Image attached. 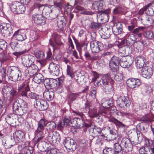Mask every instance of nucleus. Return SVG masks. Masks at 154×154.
<instances>
[{
  "instance_id": "nucleus-1",
  "label": "nucleus",
  "mask_w": 154,
  "mask_h": 154,
  "mask_svg": "<svg viewBox=\"0 0 154 154\" xmlns=\"http://www.w3.org/2000/svg\"><path fill=\"white\" fill-rule=\"evenodd\" d=\"M12 108L14 113L16 115L22 116L26 112L27 105L23 99L20 98L15 101Z\"/></svg>"
},
{
  "instance_id": "nucleus-2",
  "label": "nucleus",
  "mask_w": 154,
  "mask_h": 154,
  "mask_svg": "<svg viewBox=\"0 0 154 154\" xmlns=\"http://www.w3.org/2000/svg\"><path fill=\"white\" fill-rule=\"evenodd\" d=\"M44 136L43 135H36L32 140L34 146H37L38 149L42 151H45L48 148L49 144L44 141Z\"/></svg>"
},
{
  "instance_id": "nucleus-3",
  "label": "nucleus",
  "mask_w": 154,
  "mask_h": 154,
  "mask_svg": "<svg viewBox=\"0 0 154 154\" xmlns=\"http://www.w3.org/2000/svg\"><path fill=\"white\" fill-rule=\"evenodd\" d=\"M7 74L9 79L14 82L20 80L21 79V73L18 68L16 66H13L8 68Z\"/></svg>"
},
{
  "instance_id": "nucleus-4",
  "label": "nucleus",
  "mask_w": 154,
  "mask_h": 154,
  "mask_svg": "<svg viewBox=\"0 0 154 154\" xmlns=\"http://www.w3.org/2000/svg\"><path fill=\"white\" fill-rule=\"evenodd\" d=\"M10 9L14 13L22 14L24 13L26 8L23 5L18 2L15 1L11 4Z\"/></svg>"
},
{
  "instance_id": "nucleus-5",
  "label": "nucleus",
  "mask_w": 154,
  "mask_h": 154,
  "mask_svg": "<svg viewBox=\"0 0 154 154\" xmlns=\"http://www.w3.org/2000/svg\"><path fill=\"white\" fill-rule=\"evenodd\" d=\"M73 113L76 114L77 115L80 116L81 119L79 118H75L73 119L72 122H71V123L74 126L79 127L81 128L82 127L83 121L86 118L85 115L82 112L79 111L75 110L72 111Z\"/></svg>"
},
{
  "instance_id": "nucleus-6",
  "label": "nucleus",
  "mask_w": 154,
  "mask_h": 154,
  "mask_svg": "<svg viewBox=\"0 0 154 154\" xmlns=\"http://www.w3.org/2000/svg\"><path fill=\"white\" fill-rule=\"evenodd\" d=\"M24 133L21 131H16L13 134V136L11 138V140L13 139L15 142L13 145H11L9 147L6 146L7 148H8L14 145L16 143H20L24 141L25 138Z\"/></svg>"
},
{
  "instance_id": "nucleus-7",
  "label": "nucleus",
  "mask_w": 154,
  "mask_h": 154,
  "mask_svg": "<svg viewBox=\"0 0 154 154\" xmlns=\"http://www.w3.org/2000/svg\"><path fill=\"white\" fill-rule=\"evenodd\" d=\"M0 29L2 35L4 36H10L13 33L11 25L9 23H1L0 25Z\"/></svg>"
},
{
  "instance_id": "nucleus-8",
  "label": "nucleus",
  "mask_w": 154,
  "mask_h": 154,
  "mask_svg": "<svg viewBox=\"0 0 154 154\" xmlns=\"http://www.w3.org/2000/svg\"><path fill=\"white\" fill-rule=\"evenodd\" d=\"M121 144L123 147V151L124 152H127L131 151L133 149V145L130 139L123 138Z\"/></svg>"
},
{
  "instance_id": "nucleus-9",
  "label": "nucleus",
  "mask_w": 154,
  "mask_h": 154,
  "mask_svg": "<svg viewBox=\"0 0 154 154\" xmlns=\"http://www.w3.org/2000/svg\"><path fill=\"white\" fill-rule=\"evenodd\" d=\"M116 102L120 107L125 109L129 107L131 104L130 101L127 97L120 96L118 98Z\"/></svg>"
},
{
  "instance_id": "nucleus-10",
  "label": "nucleus",
  "mask_w": 154,
  "mask_h": 154,
  "mask_svg": "<svg viewBox=\"0 0 154 154\" xmlns=\"http://www.w3.org/2000/svg\"><path fill=\"white\" fill-rule=\"evenodd\" d=\"M22 62L24 66L28 67L34 63L35 57L30 54L23 55L21 57Z\"/></svg>"
},
{
  "instance_id": "nucleus-11",
  "label": "nucleus",
  "mask_w": 154,
  "mask_h": 154,
  "mask_svg": "<svg viewBox=\"0 0 154 154\" xmlns=\"http://www.w3.org/2000/svg\"><path fill=\"white\" fill-rule=\"evenodd\" d=\"M85 109L87 110L88 109V113L89 117L91 118L98 117L99 114L100 112L97 110L95 107L91 106L89 103H87L85 104Z\"/></svg>"
},
{
  "instance_id": "nucleus-12",
  "label": "nucleus",
  "mask_w": 154,
  "mask_h": 154,
  "mask_svg": "<svg viewBox=\"0 0 154 154\" xmlns=\"http://www.w3.org/2000/svg\"><path fill=\"white\" fill-rule=\"evenodd\" d=\"M47 139L49 142L58 143L60 140V134L57 131H51L49 133Z\"/></svg>"
},
{
  "instance_id": "nucleus-13",
  "label": "nucleus",
  "mask_w": 154,
  "mask_h": 154,
  "mask_svg": "<svg viewBox=\"0 0 154 154\" xmlns=\"http://www.w3.org/2000/svg\"><path fill=\"white\" fill-rule=\"evenodd\" d=\"M90 48L92 52L97 53L103 50L104 45L100 42L92 41L90 43Z\"/></svg>"
},
{
  "instance_id": "nucleus-14",
  "label": "nucleus",
  "mask_w": 154,
  "mask_h": 154,
  "mask_svg": "<svg viewBox=\"0 0 154 154\" xmlns=\"http://www.w3.org/2000/svg\"><path fill=\"white\" fill-rule=\"evenodd\" d=\"M34 106L37 109L40 111L46 110L48 106V104L46 101L39 98L35 100Z\"/></svg>"
},
{
  "instance_id": "nucleus-15",
  "label": "nucleus",
  "mask_w": 154,
  "mask_h": 154,
  "mask_svg": "<svg viewBox=\"0 0 154 154\" xmlns=\"http://www.w3.org/2000/svg\"><path fill=\"white\" fill-rule=\"evenodd\" d=\"M64 145L66 149L72 151L75 150L76 148V142L69 137H67L65 140Z\"/></svg>"
},
{
  "instance_id": "nucleus-16",
  "label": "nucleus",
  "mask_w": 154,
  "mask_h": 154,
  "mask_svg": "<svg viewBox=\"0 0 154 154\" xmlns=\"http://www.w3.org/2000/svg\"><path fill=\"white\" fill-rule=\"evenodd\" d=\"M75 43V44L76 48L79 52L81 50L82 47H84V51L87 50V46L89 43L87 38H85L84 40L79 42L74 37L73 38Z\"/></svg>"
},
{
  "instance_id": "nucleus-17",
  "label": "nucleus",
  "mask_w": 154,
  "mask_h": 154,
  "mask_svg": "<svg viewBox=\"0 0 154 154\" xmlns=\"http://www.w3.org/2000/svg\"><path fill=\"white\" fill-rule=\"evenodd\" d=\"M46 120L45 119H42L38 122L37 124V128L35 131L36 135H43V131L44 130L45 126H46Z\"/></svg>"
},
{
  "instance_id": "nucleus-18",
  "label": "nucleus",
  "mask_w": 154,
  "mask_h": 154,
  "mask_svg": "<svg viewBox=\"0 0 154 154\" xmlns=\"http://www.w3.org/2000/svg\"><path fill=\"white\" fill-rule=\"evenodd\" d=\"M92 8L97 12H100L104 10L105 7V3L103 0L94 1L92 3Z\"/></svg>"
},
{
  "instance_id": "nucleus-19",
  "label": "nucleus",
  "mask_w": 154,
  "mask_h": 154,
  "mask_svg": "<svg viewBox=\"0 0 154 154\" xmlns=\"http://www.w3.org/2000/svg\"><path fill=\"white\" fill-rule=\"evenodd\" d=\"M32 20L35 23L38 25H42L45 24V20L43 15L39 14H33L32 16Z\"/></svg>"
},
{
  "instance_id": "nucleus-20",
  "label": "nucleus",
  "mask_w": 154,
  "mask_h": 154,
  "mask_svg": "<svg viewBox=\"0 0 154 154\" xmlns=\"http://www.w3.org/2000/svg\"><path fill=\"white\" fill-rule=\"evenodd\" d=\"M114 81L110 79L108 80L107 83L103 87V91L107 94H111L114 93L113 85Z\"/></svg>"
},
{
  "instance_id": "nucleus-21",
  "label": "nucleus",
  "mask_w": 154,
  "mask_h": 154,
  "mask_svg": "<svg viewBox=\"0 0 154 154\" xmlns=\"http://www.w3.org/2000/svg\"><path fill=\"white\" fill-rule=\"evenodd\" d=\"M136 66L137 68H143L147 63L146 59L143 56H139L137 57L135 60Z\"/></svg>"
},
{
  "instance_id": "nucleus-22",
  "label": "nucleus",
  "mask_w": 154,
  "mask_h": 154,
  "mask_svg": "<svg viewBox=\"0 0 154 154\" xmlns=\"http://www.w3.org/2000/svg\"><path fill=\"white\" fill-rule=\"evenodd\" d=\"M130 45L125 43H122V41L121 47H120L119 51L120 53L123 54L125 56H127L131 53V50L129 47Z\"/></svg>"
},
{
  "instance_id": "nucleus-23",
  "label": "nucleus",
  "mask_w": 154,
  "mask_h": 154,
  "mask_svg": "<svg viewBox=\"0 0 154 154\" xmlns=\"http://www.w3.org/2000/svg\"><path fill=\"white\" fill-rule=\"evenodd\" d=\"M127 85L131 88L138 87L141 84L140 81L138 79H130L127 81Z\"/></svg>"
},
{
  "instance_id": "nucleus-24",
  "label": "nucleus",
  "mask_w": 154,
  "mask_h": 154,
  "mask_svg": "<svg viewBox=\"0 0 154 154\" xmlns=\"http://www.w3.org/2000/svg\"><path fill=\"white\" fill-rule=\"evenodd\" d=\"M89 132L91 136L95 137H97L102 136V130L100 128L95 126L94 128H91L89 129Z\"/></svg>"
},
{
  "instance_id": "nucleus-25",
  "label": "nucleus",
  "mask_w": 154,
  "mask_h": 154,
  "mask_svg": "<svg viewBox=\"0 0 154 154\" xmlns=\"http://www.w3.org/2000/svg\"><path fill=\"white\" fill-rule=\"evenodd\" d=\"M48 69L50 70V72L53 75H58L60 73L59 66L58 64L54 63L51 62L50 63Z\"/></svg>"
},
{
  "instance_id": "nucleus-26",
  "label": "nucleus",
  "mask_w": 154,
  "mask_h": 154,
  "mask_svg": "<svg viewBox=\"0 0 154 154\" xmlns=\"http://www.w3.org/2000/svg\"><path fill=\"white\" fill-rule=\"evenodd\" d=\"M142 76L147 79H150L153 73L152 68L149 66H145L142 70Z\"/></svg>"
},
{
  "instance_id": "nucleus-27",
  "label": "nucleus",
  "mask_w": 154,
  "mask_h": 154,
  "mask_svg": "<svg viewBox=\"0 0 154 154\" xmlns=\"http://www.w3.org/2000/svg\"><path fill=\"white\" fill-rule=\"evenodd\" d=\"M13 36H15L17 40L19 41H22L26 38V34L22 30H17L14 34Z\"/></svg>"
},
{
  "instance_id": "nucleus-28",
  "label": "nucleus",
  "mask_w": 154,
  "mask_h": 154,
  "mask_svg": "<svg viewBox=\"0 0 154 154\" xmlns=\"http://www.w3.org/2000/svg\"><path fill=\"white\" fill-rule=\"evenodd\" d=\"M125 37L126 39L122 41V43H125L126 44H128L130 45L131 44L132 45L133 43L136 40V36L133 33L130 35H126Z\"/></svg>"
},
{
  "instance_id": "nucleus-29",
  "label": "nucleus",
  "mask_w": 154,
  "mask_h": 154,
  "mask_svg": "<svg viewBox=\"0 0 154 154\" xmlns=\"http://www.w3.org/2000/svg\"><path fill=\"white\" fill-rule=\"evenodd\" d=\"M34 54L36 57L40 60L39 62L41 64H45L46 60L45 59V54L43 51L38 50L35 52Z\"/></svg>"
},
{
  "instance_id": "nucleus-30",
  "label": "nucleus",
  "mask_w": 154,
  "mask_h": 154,
  "mask_svg": "<svg viewBox=\"0 0 154 154\" xmlns=\"http://www.w3.org/2000/svg\"><path fill=\"white\" fill-rule=\"evenodd\" d=\"M57 26L60 29L63 31L66 23V20L63 16H58L57 18Z\"/></svg>"
},
{
  "instance_id": "nucleus-31",
  "label": "nucleus",
  "mask_w": 154,
  "mask_h": 154,
  "mask_svg": "<svg viewBox=\"0 0 154 154\" xmlns=\"http://www.w3.org/2000/svg\"><path fill=\"white\" fill-rule=\"evenodd\" d=\"M42 13L47 18L49 19H53L56 17V15H53L52 10L49 7H45L43 9Z\"/></svg>"
},
{
  "instance_id": "nucleus-32",
  "label": "nucleus",
  "mask_w": 154,
  "mask_h": 154,
  "mask_svg": "<svg viewBox=\"0 0 154 154\" xmlns=\"http://www.w3.org/2000/svg\"><path fill=\"white\" fill-rule=\"evenodd\" d=\"M122 25L120 22L115 24L112 29L114 34L117 35L121 34L122 30Z\"/></svg>"
},
{
  "instance_id": "nucleus-33",
  "label": "nucleus",
  "mask_w": 154,
  "mask_h": 154,
  "mask_svg": "<svg viewBox=\"0 0 154 154\" xmlns=\"http://www.w3.org/2000/svg\"><path fill=\"white\" fill-rule=\"evenodd\" d=\"M143 34L144 37L149 40H152L154 38V32L152 30H148L146 28L144 30Z\"/></svg>"
},
{
  "instance_id": "nucleus-34",
  "label": "nucleus",
  "mask_w": 154,
  "mask_h": 154,
  "mask_svg": "<svg viewBox=\"0 0 154 154\" xmlns=\"http://www.w3.org/2000/svg\"><path fill=\"white\" fill-rule=\"evenodd\" d=\"M107 77H103L102 79H98L96 82H94V85L96 86H100L103 87L104 86L106 85L108 82V80Z\"/></svg>"
},
{
  "instance_id": "nucleus-35",
  "label": "nucleus",
  "mask_w": 154,
  "mask_h": 154,
  "mask_svg": "<svg viewBox=\"0 0 154 154\" xmlns=\"http://www.w3.org/2000/svg\"><path fill=\"white\" fill-rule=\"evenodd\" d=\"M63 123L60 122V123L57 125V128L59 129H61L63 127V126L66 125H67L69 124V123L71 122V118L69 116H64L63 119Z\"/></svg>"
},
{
  "instance_id": "nucleus-36",
  "label": "nucleus",
  "mask_w": 154,
  "mask_h": 154,
  "mask_svg": "<svg viewBox=\"0 0 154 154\" xmlns=\"http://www.w3.org/2000/svg\"><path fill=\"white\" fill-rule=\"evenodd\" d=\"M148 126V124L142 122L137 125L136 128L138 131L141 133H144L146 131V130Z\"/></svg>"
},
{
  "instance_id": "nucleus-37",
  "label": "nucleus",
  "mask_w": 154,
  "mask_h": 154,
  "mask_svg": "<svg viewBox=\"0 0 154 154\" xmlns=\"http://www.w3.org/2000/svg\"><path fill=\"white\" fill-rule=\"evenodd\" d=\"M75 81L79 84H82L85 82V75H81L79 74L76 73L75 75L73 78Z\"/></svg>"
},
{
  "instance_id": "nucleus-38",
  "label": "nucleus",
  "mask_w": 154,
  "mask_h": 154,
  "mask_svg": "<svg viewBox=\"0 0 154 154\" xmlns=\"http://www.w3.org/2000/svg\"><path fill=\"white\" fill-rule=\"evenodd\" d=\"M54 93L53 92H50L48 91H45L43 94L44 98L48 101L52 100L54 97Z\"/></svg>"
},
{
  "instance_id": "nucleus-39",
  "label": "nucleus",
  "mask_w": 154,
  "mask_h": 154,
  "mask_svg": "<svg viewBox=\"0 0 154 154\" xmlns=\"http://www.w3.org/2000/svg\"><path fill=\"white\" fill-rule=\"evenodd\" d=\"M104 130V132L102 133V135L103 138L106 140H114L116 138L113 135H112L110 133L107 132Z\"/></svg>"
},
{
  "instance_id": "nucleus-40",
  "label": "nucleus",
  "mask_w": 154,
  "mask_h": 154,
  "mask_svg": "<svg viewBox=\"0 0 154 154\" xmlns=\"http://www.w3.org/2000/svg\"><path fill=\"white\" fill-rule=\"evenodd\" d=\"M28 67V72L30 73V75H33L37 73L38 68L36 65L32 63Z\"/></svg>"
},
{
  "instance_id": "nucleus-41",
  "label": "nucleus",
  "mask_w": 154,
  "mask_h": 154,
  "mask_svg": "<svg viewBox=\"0 0 154 154\" xmlns=\"http://www.w3.org/2000/svg\"><path fill=\"white\" fill-rule=\"evenodd\" d=\"M54 81L56 82L55 80L50 79H45L44 81V83L45 88L47 89H49L54 87L55 86V85H52L51 84V82Z\"/></svg>"
},
{
  "instance_id": "nucleus-42",
  "label": "nucleus",
  "mask_w": 154,
  "mask_h": 154,
  "mask_svg": "<svg viewBox=\"0 0 154 154\" xmlns=\"http://www.w3.org/2000/svg\"><path fill=\"white\" fill-rule=\"evenodd\" d=\"M110 121L113 123L117 127L122 128L125 130L126 128V125L122 123L120 121L115 118H112L110 119Z\"/></svg>"
},
{
  "instance_id": "nucleus-43",
  "label": "nucleus",
  "mask_w": 154,
  "mask_h": 154,
  "mask_svg": "<svg viewBox=\"0 0 154 154\" xmlns=\"http://www.w3.org/2000/svg\"><path fill=\"white\" fill-rule=\"evenodd\" d=\"M153 118V116L151 114L149 113L143 116L141 118V120L144 123L150 122L152 121Z\"/></svg>"
},
{
  "instance_id": "nucleus-44",
  "label": "nucleus",
  "mask_w": 154,
  "mask_h": 154,
  "mask_svg": "<svg viewBox=\"0 0 154 154\" xmlns=\"http://www.w3.org/2000/svg\"><path fill=\"white\" fill-rule=\"evenodd\" d=\"M15 118L14 114H10L7 116L5 118L6 122L9 124H14L15 122Z\"/></svg>"
},
{
  "instance_id": "nucleus-45",
  "label": "nucleus",
  "mask_w": 154,
  "mask_h": 154,
  "mask_svg": "<svg viewBox=\"0 0 154 154\" xmlns=\"http://www.w3.org/2000/svg\"><path fill=\"white\" fill-rule=\"evenodd\" d=\"M102 102V106L106 108H108L113 105V101L112 98H111L109 100H106L103 102Z\"/></svg>"
},
{
  "instance_id": "nucleus-46",
  "label": "nucleus",
  "mask_w": 154,
  "mask_h": 154,
  "mask_svg": "<svg viewBox=\"0 0 154 154\" xmlns=\"http://www.w3.org/2000/svg\"><path fill=\"white\" fill-rule=\"evenodd\" d=\"M34 75L35 76L33 79L35 82L38 84H39L43 82L44 80L43 77L41 74L37 73Z\"/></svg>"
},
{
  "instance_id": "nucleus-47",
  "label": "nucleus",
  "mask_w": 154,
  "mask_h": 154,
  "mask_svg": "<svg viewBox=\"0 0 154 154\" xmlns=\"http://www.w3.org/2000/svg\"><path fill=\"white\" fill-rule=\"evenodd\" d=\"M75 9L78 11H81L80 14L86 15H91L92 12L91 11H87L83 7L80 6L79 5L76 6Z\"/></svg>"
},
{
  "instance_id": "nucleus-48",
  "label": "nucleus",
  "mask_w": 154,
  "mask_h": 154,
  "mask_svg": "<svg viewBox=\"0 0 154 154\" xmlns=\"http://www.w3.org/2000/svg\"><path fill=\"white\" fill-rule=\"evenodd\" d=\"M100 13H101L100 14L101 17V20L105 22L108 21L109 18V16L108 14V11L104 10Z\"/></svg>"
},
{
  "instance_id": "nucleus-49",
  "label": "nucleus",
  "mask_w": 154,
  "mask_h": 154,
  "mask_svg": "<svg viewBox=\"0 0 154 154\" xmlns=\"http://www.w3.org/2000/svg\"><path fill=\"white\" fill-rule=\"evenodd\" d=\"M67 74L70 76L71 78H73L76 74L74 72L73 68L71 66L67 65L66 69Z\"/></svg>"
},
{
  "instance_id": "nucleus-50",
  "label": "nucleus",
  "mask_w": 154,
  "mask_h": 154,
  "mask_svg": "<svg viewBox=\"0 0 154 154\" xmlns=\"http://www.w3.org/2000/svg\"><path fill=\"white\" fill-rule=\"evenodd\" d=\"M30 91V88L29 86L28 85L24 88V90L19 92L21 96L23 97L28 98L27 95V92Z\"/></svg>"
},
{
  "instance_id": "nucleus-51",
  "label": "nucleus",
  "mask_w": 154,
  "mask_h": 154,
  "mask_svg": "<svg viewBox=\"0 0 154 154\" xmlns=\"http://www.w3.org/2000/svg\"><path fill=\"white\" fill-rule=\"evenodd\" d=\"M144 141L145 142L144 145L145 147H147L154 146L153 140L145 137L144 138Z\"/></svg>"
},
{
  "instance_id": "nucleus-52",
  "label": "nucleus",
  "mask_w": 154,
  "mask_h": 154,
  "mask_svg": "<svg viewBox=\"0 0 154 154\" xmlns=\"http://www.w3.org/2000/svg\"><path fill=\"white\" fill-rule=\"evenodd\" d=\"M119 64L110 61L109 63V66L110 69L113 72H116L118 70Z\"/></svg>"
},
{
  "instance_id": "nucleus-53",
  "label": "nucleus",
  "mask_w": 154,
  "mask_h": 154,
  "mask_svg": "<svg viewBox=\"0 0 154 154\" xmlns=\"http://www.w3.org/2000/svg\"><path fill=\"white\" fill-rule=\"evenodd\" d=\"M113 148L114 149V151L115 152L118 153H121L122 154V151H123V147L119 144L118 143H115L113 145Z\"/></svg>"
},
{
  "instance_id": "nucleus-54",
  "label": "nucleus",
  "mask_w": 154,
  "mask_h": 154,
  "mask_svg": "<svg viewBox=\"0 0 154 154\" xmlns=\"http://www.w3.org/2000/svg\"><path fill=\"white\" fill-rule=\"evenodd\" d=\"M119 64L120 66L124 68H127L128 65V63L126 61V58L125 57H122L120 59Z\"/></svg>"
},
{
  "instance_id": "nucleus-55",
  "label": "nucleus",
  "mask_w": 154,
  "mask_h": 154,
  "mask_svg": "<svg viewBox=\"0 0 154 154\" xmlns=\"http://www.w3.org/2000/svg\"><path fill=\"white\" fill-rule=\"evenodd\" d=\"M104 130L107 132H108V133H110L112 135H113L116 137H117V131L114 128H112L111 129L110 127H108L107 128H106L104 129Z\"/></svg>"
},
{
  "instance_id": "nucleus-56",
  "label": "nucleus",
  "mask_w": 154,
  "mask_h": 154,
  "mask_svg": "<svg viewBox=\"0 0 154 154\" xmlns=\"http://www.w3.org/2000/svg\"><path fill=\"white\" fill-rule=\"evenodd\" d=\"M47 129H49L50 131L55 129L56 127V125L54 122H51L46 123Z\"/></svg>"
},
{
  "instance_id": "nucleus-57",
  "label": "nucleus",
  "mask_w": 154,
  "mask_h": 154,
  "mask_svg": "<svg viewBox=\"0 0 154 154\" xmlns=\"http://www.w3.org/2000/svg\"><path fill=\"white\" fill-rule=\"evenodd\" d=\"M28 97L31 99H35L36 100L38 99L39 98V95L35 93L31 92L30 91H29Z\"/></svg>"
},
{
  "instance_id": "nucleus-58",
  "label": "nucleus",
  "mask_w": 154,
  "mask_h": 154,
  "mask_svg": "<svg viewBox=\"0 0 154 154\" xmlns=\"http://www.w3.org/2000/svg\"><path fill=\"white\" fill-rule=\"evenodd\" d=\"M79 96L78 93H71L68 96V100L69 101L72 102L75 100Z\"/></svg>"
},
{
  "instance_id": "nucleus-59",
  "label": "nucleus",
  "mask_w": 154,
  "mask_h": 154,
  "mask_svg": "<svg viewBox=\"0 0 154 154\" xmlns=\"http://www.w3.org/2000/svg\"><path fill=\"white\" fill-rule=\"evenodd\" d=\"M18 94V92L17 91L16 89L13 88L11 89L9 94H8L7 96L9 97L10 98L12 99L17 96Z\"/></svg>"
},
{
  "instance_id": "nucleus-60",
  "label": "nucleus",
  "mask_w": 154,
  "mask_h": 154,
  "mask_svg": "<svg viewBox=\"0 0 154 154\" xmlns=\"http://www.w3.org/2000/svg\"><path fill=\"white\" fill-rule=\"evenodd\" d=\"M103 154H115V151L112 148L106 147L103 150Z\"/></svg>"
},
{
  "instance_id": "nucleus-61",
  "label": "nucleus",
  "mask_w": 154,
  "mask_h": 154,
  "mask_svg": "<svg viewBox=\"0 0 154 154\" xmlns=\"http://www.w3.org/2000/svg\"><path fill=\"white\" fill-rule=\"evenodd\" d=\"M106 113V112L103 111L100 112L99 114V116L98 117L96 118L98 119V122H102L103 121V118H105Z\"/></svg>"
},
{
  "instance_id": "nucleus-62",
  "label": "nucleus",
  "mask_w": 154,
  "mask_h": 154,
  "mask_svg": "<svg viewBox=\"0 0 154 154\" xmlns=\"http://www.w3.org/2000/svg\"><path fill=\"white\" fill-rule=\"evenodd\" d=\"M9 59L8 55L4 52H2L0 54V62L1 63Z\"/></svg>"
},
{
  "instance_id": "nucleus-63",
  "label": "nucleus",
  "mask_w": 154,
  "mask_h": 154,
  "mask_svg": "<svg viewBox=\"0 0 154 154\" xmlns=\"http://www.w3.org/2000/svg\"><path fill=\"white\" fill-rule=\"evenodd\" d=\"M61 36L58 34H56L54 36L55 42L56 44L59 46L63 44L60 41Z\"/></svg>"
},
{
  "instance_id": "nucleus-64",
  "label": "nucleus",
  "mask_w": 154,
  "mask_h": 154,
  "mask_svg": "<svg viewBox=\"0 0 154 154\" xmlns=\"http://www.w3.org/2000/svg\"><path fill=\"white\" fill-rule=\"evenodd\" d=\"M24 154H33V150L32 147H27L23 149Z\"/></svg>"
}]
</instances>
